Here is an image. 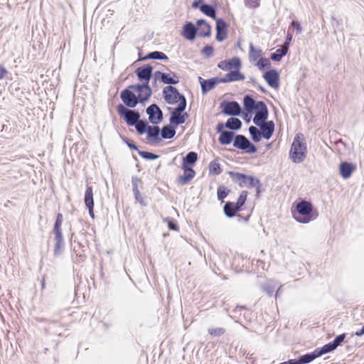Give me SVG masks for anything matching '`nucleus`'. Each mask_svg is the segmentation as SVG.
<instances>
[{"instance_id":"37","label":"nucleus","mask_w":364,"mask_h":364,"mask_svg":"<svg viewBox=\"0 0 364 364\" xmlns=\"http://www.w3.org/2000/svg\"><path fill=\"white\" fill-rule=\"evenodd\" d=\"M85 204L86 207L94 206L93 191L91 186H87L85 193Z\"/></svg>"},{"instance_id":"60","label":"nucleus","mask_w":364,"mask_h":364,"mask_svg":"<svg viewBox=\"0 0 364 364\" xmlns=\"http://www.w3.org/2000/svg\"><path fill=\"white\" fill-rule=\"evenodd\" d=\"M224 127H225V124L223 123H218L216 127V130L218 133L221 134L224 130Z\"/></svg>"},{"instance_id":"54","label":"nucleus","mask_w":364,"mask_h":364,"mask_svg":"<svg viewBox=\"0 0 364 364\" xmlns=\"http://www.w3.org/2000/svg\"><path fill=\"white\" fill-rule=\"evenodd\" d=\"M213 48L211 46L207 45L203 48L202 53L209 58L213 55Z\"/></svg>"},{"instance_id":"59","label":"nucleus","mask_w":364,"mask_h":364,"mask_svg":"<svg viewBox=\"0 0 364 364\" xmlns=\"http://www.w3.org/2000/svg\"><path fill=\"white\" fill-rule=\"evenodd\" d=\"M6 73V69L4 66H0V80L3 79Z\"/></svg>"},{"instance_id":"24","label":"nucleus","mask_w":364,"mask_h":364,"mask_svg":"<svg viewBox=\"0 0 364 364\" xmlns=\"http://www.w3.org/2000/svg\"><path fill=\"white\" fill-rule=\"evenodd\" d=\"M198 159V154L195 151L188 152L183 158L181 168H193Z\"/></svg>"},{"instance_id":"9","label":"nucleus","mask_w":364,"mask_h":364,"mask_svg":"<svg viewBox=\"0 0 364 364\" xmlns=\"http://www.w3.org/2000/svg\"><path fill=\"white\" fill-rule=\"evenodd\" d=\"M186 107V99L182 97L180 103L178 104L177 107L171 113L169 121L171 124L177 126L184 123L183 116H181V113L183 112Z\"/></svg>"},{"instance_id":"16","label":"nucleus","mask_w":364,"mask_h":364,"mask_svg":"<svg viewBox=\"0 0 364 364\" xmlns=\"http://www.w3.org/2000/svg\"><path fill=\"white\" fill-rule=\"evenodd\" d=\"M264 78L269 87L277 88L279 85V75L276 70H270L264 74Z\"/></svg>"},{"instance_id":"31","label":"nucleus","mask_w":364,"mask_h":364,"mask_svg":"<svg viewBox=\"0 0 364 364\" xmlns=\"http://www.w3.org/2000/svg\"><path fill=\"white\" fill-rule=\"evenodd\" d=\"M149 59L152 60H168V56L163 52L161 51H153L149 53L146 56L139 58L140 60H146Z\"/></svg>"},{"instance_id":"49","label":"nucleus","mask_w":364,"mask_h":364,"mask_svg":"<svg viewBox=\"0 0 364 364\" xmlns=\"http://www.w3.org/2000/svg\"><path fill=\"white\" fill-rule=\"evenodd\" d=\"M225 329L223 328H212L208 329V333L213 336H220L224 334Z\"/></svg>"},{"instance_id":"3","label":"nucleus","mask_w":364,"mask_h":364,"mask_svg":"<svg viewBox=\"0 0 364 364\" xmlns=\"http://www.w3.org/2000/svg\"><path fill=\"white\" fill-rule=\"evenodd\" d=\"M313 211L312 204L309 201L302 200L296 204L295 210H292V215L295 220L305 224L315 218Z\"/></svg>"},{"instance_id":"34","label":"nucleus","mask_w":364,"mask_h":364,"mask_svg":"<svg viewBox=\"0 0 364 364\" xmlns=\"http://www.w3.org/2000/svg\"><path fill=\"white\" fill-rule=\"evenodd\" d=\"M223 211L228 218H232L235 215L236 213L240 210L239 209H237V207L233 202L229 201L225 204Z\"/></svg>"},{"instance_id":"26","label":"nucleus","mask_w":364,"mask_h":364,"mask_svg":"<svg viewBox=\"0 0 364 364\" xmlns=\"http://www.w3.org/2000/svg\"><path fill=\"white\" fill-rule=\"evenodd\" d=\"M55 242L53 255L57 257L64 251L65 244L63 235H55Z\"/></svg>"},{"instance_id":"7","label":"nucleus","mask_w":364,"mask_h":364,"mask_svg":"<svg viewBox=\"0 0 364 364\" xmlns=\"http://www.w3.org/2000/svg\"><path fill=\"white\" fill-rule=\"evenodd\" d=\"M233 146L244 151L247 154H255L257 152L256 146L252 144L245 136L237 134L233 140Z\"/></svg>"},{"instance_id":"51","label":"nucleus","mask_w":364,"mask_h":364,"mask_svg":"<svg viewBox=\"0 0 364 364\" xmlns=\"http://www.w3.org/2000/svg\"><path fill=\"white\" fill-rule=\"evenodd\" d=\"M267 118L268 117H259L257 115H255V117L253 118V123L256 126L259 127L266 122V120L267 119Z\"/></svg>"},{"instance_id":"56","label":"nucleus","mask_w":364,"mask_h":364,"mask_svg":"<svg viewBox=\"0 0 364 364\" xmlns=\"http://www.w3.org/2000/svg\"><path fill=\"white\" fill-rule=\"evenodd\" d=\"M291 40H292V35L291 33H288L286 40H285V42H284V45L282 46V47L284 48H286V50H289V43L291 41Z\"/></svg>"},{"instance_id":"1","label":"nucleus","mask_w":364,"mask_h":364,"mask_svg":"<svg viewBox=\"0 0 364 364\" xmlns=\"http://www.w3.org/2000/svg\"><path fill=\"white\" fill-rule=\"evenodd\" d=\"M151 95L144 90L134 91L130 85L120 93V98L127 107L134 108L139 103L147 101Z\"/></svg>"},{"instance_id":"63","label":"nucleus","mask_w":364,"mask_h":364,"mask_svg":"<svg viewBox=\"0 0 364 364\" xmlns=\"http://www.w3.org/2000/svg\"><path fill=\"white\" fill-rule=\"evenodd\" d=\"M355 335L357 336H362L363 335H364V328L362 327L359 331H356L355 333Z\"/></svg>"},{"instance_id":"52","label":"nucleus","mask_w":364,"mask_h":364,"mask_svg":"<svg viewBox=\"0 0 364 364\" xmlns=\"http://www.w3.org/2000/svg\"><path fill=\"white\" fill-rule=\"evenodd\" d=\"M245 6L250 9H255L259 6V0H245Z\"/></svg>"},{"instance_id":"18","label":"nucleus","mask_w":364,"mask_h":364,"mask_svg":"<svg viewBox=\"0 0 364 364\" xmlns=\"http://www.w3.org/2000/svg\"><path fill=\"white\" fill-rule=\"evenodd\" d=\"M241 60L237 57H234L229 60H222L220 61L218 66L223 70H228L235 68L236 69H239L241 67Z\"/></svg>"},{"instance_id":"45","label":"nucleus","mask_w":364,"mask_h":364,"mask_svg":"<svg viewBox=\"0 0 364 364\" xmlns=\"http://www.w3.org/2000/svg\"><path fill=\"white\" fill-rule=\"evenodd\" d=\"M138 153L143 159L147 160H155L159 157V156L157 154L146 151L138 150Z\"/></svg>"},{"instance_id":"39","label":"nucleus","mask_w":364,"mask_h":364,"mask_svg":"<svg viewBox=\"0 0 364 364\" xmlns=\"http://www.w3.org/2000/svg\"><path fill=\"white\" fill-rule=\"evenodd\" d=\"M136 128V132L139 134H143L146 133L148 127H149L148 122L146 120L140 119L137 121V122L134 124Z\"/></svg>"},{"instance_id":"33","label":"nucleus","mask_w":364,"mask_h":364,"mask_svg":"<svg viewBox=\"0 0 364 364\" xmlns=\"http://www.w3.org/2000/svg\"><path fill=\"white\" fill-rule=\"evenodd\" d=\"M200 11L201 12H203L204 14H205L206 16L212 18H214V19H217L216 18V10L215 9L214 6H213L212 5L210 4H202L200 6Z\"/></svg>"},{"instance_id":"48","label":"nucleus","mask_w":364,"mask_h":364,"mask_svg":"<svg viewBox=\"0 0 364 364\" xmlns=\"http://www.w3.org/2000/svg\"><path fill=\"white\" fill-rule=\"evenodd\" d=\"M164 221L167 223L168 227L170 230L178 231V226L176 223V221L172 218H165Z\"/></svg>"},{"instance_id":"14","label":"nucleus","mask_w":364,"mask_h":364,"mask_svg":"<svg viewBox=\"0 0 364 364\" xmlns=\"http://www.w3.org/2000/svg\"><path fill=\"white\" fill-rule=\"evenodd\" d=\"M197 33V25L195 26L192 22L188 21L183 25L181 34L186 39L193 41L196 37Z\"/></svg>"},{"instance_id":"40","label":"nucleus","mask_w":364,"mask_h":364,"mask_svg":"<svg viewBox=\"0 0 364 364\" xmlns=\"http://www.w3.org/2000/svg\"><path fill=\"white\" fill-rule=\"evenodd\" d=\"M335 347L332 344L331 342L323 346L321 348H318L316 349V352L317 353L318 357L321 356L322 355L331 353L335 350Z\"/></svg>"},{"instance_id":"50","label":"nucleus","mask_w":364,"mask_h":364,"mask_svg":"<svg viewBox=\"0 0 364 364\" xmlns=\"http://www.w3.org/2000/svg\"><path fill=\"white\" fill-rule=\"evenodd\" d=\"M346 338V333H342L337 336L333 341H331L332 344L336 349L338 346H339L342 342H343Z\"/></svg>"},{"instance_id":"44","label":"nucleus","mask_w":364,"mask_h":364,"mask_svg":"<svg viewBox=\"0 0 364 364\" xmlns=\"http://www.w3.org/2000/svg\"><path fill=\"white\" fill-rule=\"evenodd\" d=\"M247 197V192L245 191H243L240 194L237 200L235 205L237 207V209H239V210H241L242 207L244 205Z\"/></svg>"},{"instance_id":"19","label":"nucleus","mask_w":364,"mask_h":364,"mask_svg":"<svg viewBox=\"0 0 364 364\" xmlns=\"http://www.w3.org/2000/svg\"><path fill=\"white\" fill-rule=\"evenodd\" d=\"M318 358L316 350L311 353L301 355L298 359H291L287 361V364H307Z\"/></svg>"},{"instance_id":"28","label":"nucleus","mask_w":364,"mask_h":364,"mask_svg":"<svg viewBox=\"0 0 364 364\" xmlns=\"http://www.w3.org/2000/svg\"><path fill=\"white\" fill-rule=\"evenodd\" d=\"M243 105L245 111L251 113L256 108L257 102L252 96L246 95L243 98Z\"/></svg>"},{"instance_id":"15","label":"nucleus","mask_w":364,"mask_h":364,"mask_svg":"<svg viewBox=\"0 0 364 364\" xmlns=\"http://www.w3.org/2000/svg\"><path fill=\"white\" fill-rule=\"evenodd\" d=\"M216 40L219 42L224 41L227 37L228 25L223 18L216 19Z\"/></svg>"},{"instance_id":"21","label":"nucleus","mask_w":364,"mask_h":364,"mask_svg":"<svg viewBox=\"0 0 364 364\" xmlns=\"http://www.w3.org/2000/svg\"><path fill=\"white\" fill-rule=\"evenodd\" d=\"M183 174L178 178V182L181 185H186L189 183L196 176V171L193 168H181Z\"/></svg>"},{"instance_id":"4","label":"nucleus","mask_w":364,"mask_h":364,"mask_svg":"<svg viewBox=\"0 0 364 364\" xmlns=\"http://www.w3.org/2000/svg\"><path fill=\"white\" fill-rule=\"evenodd\" d=\"M306 155V146L303 136L296 134L291 144L289 151V157L295 164H299L304 161Z\"/></svg>"},{"instance_id":"47","label":"nucleus","mask_w":364,"mask_h":364,"mask_svg":"<svg viewBox=\"0 0 364 364\" xmlns=\"http://www.w3.org/2000/svg\"><path fill=\"white\" fill-rule=\"evenodd\" d=\"M270 65L271 63L269 59L265 58H260L256 63V65L258 67L259 70H263L265 68H269Z\"/></svg>"},{"instance_id":"10","label":"nucleus","mask_w":364,"mask_h":364,"mask_svg":"<svg viewBox=\"0 0 364 364\" xmlns=\"http://www.w3.org/2000/svg\"><path fill=\"white\" fill-rule=\"evenodd\" d=\"M154 80L156 83L157 81H160L166 85H176L179 82V77L173 72L168 73H163L161 71H156L154 73Z\"/></svg>"},{"instance_id":"57","label":"nucleus","mask_w":364,"mask_h":364,"mask_svg":"<svg viewBox=\"0 0 364 364\" xmlns=\"http://www.w3.org/2000/svg\"><path fill=\"white\" fill-rule=\"evenodd\" d=\"M135 200L139 202L140 204L145 205L146 203H144V198L142 195L140 193V192H137L136 193H134Z\"/></svg>"},{"instance_id":"41","label":"nucleus","mask_w":364,"mask_h":364,"mask_svg":"<svg viewBox=\"0 0 364 364\" xmlns=\"http://www.w3.org/2000/svg\"><path fill=\"white\" fill-rule=\"evenodd\" d=\"M248 130L252 139L255 142H259L261 140L262 136L261 134L260 129L255 126H250Z\"/></svg>"},{"instance_id":"46","label":"nucleus","mask_w":364,"mask_h":364,"mask_svg":"<svg viewBox=\"0 0 364 364\" xmlns=\"http://www.w3.org/2000/svg\"><path fill=\"white\" fill-rule=\"evenodd\" d=\"M229 193V190L225 186H219L217 191L218 199L223 201Z\"/></svg>"},{"instance_id":"11","label":"nucleus","mask_w":364,"mask_h":364,"mask_svg":"<svg viewBox=\"0 0 364 364\" xmlns=\"http://www.w3.org/2000/svg\"><path fill=\"white\" fill-rule=\"evenodd\" d=\"M220 108L223 112L228 116H239L242 112L241 107L236 101L224 100L220 103Z\"/></svg>"},{"instance_id":"55","label":"nucleus","mask_w":364,"mask_h":364,"mask_svg":"<svg viewBox=\"0 0 364 364\" xmlns=\"http://www.w3.org/2000/svg\"><path fill=\"white\" fill-rule=\"evenodd\" d=\"M291 26L296 29L297 33H301L302 31V28L300 23L296 21H292L291 23Z\"/></svg>"},{"instance_id":"58","label":"nucleus","mask_w":364,"mask_h":364,"mask_svg":"<svg viewBox=\"0 0 364 364\" xmlns=\"http://www.w3.org/2000/svg\"><path fill=\"white\" fill-rule=\"evenodd\" d=\"M124 141L127 144V145L131 149H134V150H136V151L139 150L137 146L132 141H130L127 139H124Z\"/></svg>"},{"instance_id":"62","label":"nucleus","mask_w":364,"mask_h":364,"mask_svg":"<svg viewBox=\"0 0 364 364\" xmlns=\"http://www.w3.org/2000/svg\"><path fill=\"white\" fill-rule=\"evenodd\" d=\"M88 210H89V215H90V217L92 218H95V214H94V206H91V207H87Z\"/></svg>"},{"instance_id":"22","label":"nucleus","mask_w":364,"mask_h":364,"mask_svg":"<svg viewBox=\"0 0 364 364\" xmlns=\"http://www.w3.org/2000/svg\"><path fill=\"white\" fill-rule=\"evenodd\" d=\"M261 134L265 139H269L274 131V123L273 121H267L259 127Z\"/></svg>"},{"instance_id":"53","label":"nucleus","mask_w":364,"mask_h":364,"mask_svg":"<svg viewBox=\"0 0 364 364\" xmlns=\"http://www.w3.org/2000/svg\"><path fill=\"white\" fill-rule=\"evenodd\" d=\"M140 183H141V179L139 178H138L136 176L132 177V189H133L134 193H136L139 191V190L138 189V185Z\"/></svg>"},{"instance_id":"20","label":"nucleus","mask_w":364,"mask_h":364,"mask_svg":"<svg viewBox=\"0 0 364 364\" xmlns=\"http://www.w3.org/2000/svg\"><path fill=\"white\" fill-rule=\"evenodd\" d=\"M198 35L202 37H210L211 35V26L204 19H199L196 21Z\"/></svg>"},{"instance_id":"64","label":"nucleus","mask_w":364,"mask_h":364,"mask_svg":"<svg viewBox=\"0 0 364 364\" xmlns=\"http://www.w3.org/2000/svg\"><path fill=\"white\" fill-rule=\"evenodd\" d=\"M282 294V285H279L278 287L276 294H275V298L277 299L279 295Z\"/></svg>"},{"instance_id":"61","label":"nucleus","mask_w":364,"mask_h":364,"mask_svg":"<svg viewBox=\"0 0 364 364\" xmlns=\"http://www.w3.org/2000/svg\"><path fill=\"white\" fill-rule=\"evenodd\" d=\"M202 4H204L203 2V0H197V1H194L192 4V7L193 8H199L200 9V6Z\"/></svg>"},{"instance_id":"27","label":"nucleus","mask_w":364,"mask_h":364,"mask_svg":"<svg viewBox=\"0 0 364 364\" xmlns=\"http://www.w3.org/2000/svg\"><path fill=\"white\" fill-rule=\"evenodd\" d=\"M279 286V282L275 280H267L261 284V289L266 292L269 296L273 295L274 289Z\"/></svg>"},{"instance_id":"8","label":"nucleus","mask_w":364,"mask_h":364,"mask_svg":"<svg viewBox=\"0 0 364 364\" xmlns=\"http://www.w3.org/2000/svg\"><path fill=\"white\" fill-rule=\"evenodd\" d=\"M163 96L165 101L169 105L180 103L181 98H186L178 90L171 85H168L163 89Z\"/></svg>"},{"instance_id":"17","label":"nucleus","mask_w":364,"mask_h":364,"mask_svg":"<svg viewBox=\"0 0 364 364\" xmlns=\"http://www.w3.org/2000/svg\"><path fill=\"white\" fill-rule=\"evenodd\" d=\"M355 169L356 165L350 162L343 161L339 165V173L345 179L350 178Z\"/></svg>"},{"instance_id":"2","label":"nucleus","mask_w":364,"mask_h":364,"mask_svg":"<svg viewBox=\"0 0 364 364\" xmlns=\"http://www.w3.org/2000/svg\"><path fill=\"white\" fill-rule=\"evenodd\" d=\"M153 67L150 65H144L139 67L135 73L141 84L131 85L130 87L134 91H146L152 95V90L149 83L153 75Z\"/></svg>"},{"instance_id":"43","label":"nucleus","mask_w":364,"mask_h":364,"mask_svg":"<svg viewBox=\"0 0 364 364\" xmlns=\"http://www.w3.org/2000/svg\"><path fill=\"white\" fill-rule=\"evenodd\" d=\"M63 223V215L61 213H58L56 217V220L54 224L53 228V233L55 235H63L62 230H61V225Z\"/></svg>"},{"instance_id":"36","label":"nucleus","mask_w":364,"mask_h":364,"mask_svg":"<svg viewBox=\"0 0 364 364\" xmlns=\"http://www.w3.org/2000/svg\"><path fill=\"white\" fill-rule=\"evenodd\" d=\"M242 127V122L236 117H230L225 122V127L232 130H238Z\"/></svg>"},{"instance_id":"32","label":"nucleus","mask_w":364,"mask_h":364,"mask_svg":"<svg viewBox=\"0 0 364 364\" xmlns=\"http://www.w3.org/2000/svg\"><path fill=\"white\" fill-rule=\"evenodd\" d=\"M262 55V50L260 48L254 47L252 43H250L249 60L250 62L258 60Z\"/></svg>"},{"instance_id":"13","label":"nucleus","mask_w":364,"mask_h":364,"mask_svg":"<svg viewBox=\"0 0 364 364\" xmlns=\"http://www.w3.org/2000/svg\"><path fill=\"white\" fill-rule=\"evenodd\" d=\"M199 82L200 84L202 93L205 94L213 90L217 84L222 82V80L220 77H213L210 79L205 80L201 77H199Z\"/></svg>"},{"instance_id":"29","label":"nucleus","mask_w":364,"mask_h":364,"mask_svg":"<svg viewBox=\"0 0 364 364\" xmlns=\"http://www.w3.org/2000/svg\"><path fill=\"white\" fill-rule=\"evenodd\" d=\"M160 132L162 139H171L175 136L176 129L171 124H167L162 127Z\"/></svg>"},{"instance_id":"38","label":"nucleus","mask_w":364,"mask_h":364,"mask_svg":"<svg viewBox=\"0 0 364 364\" xmlns=\"http://www.w3.org/2000/svg\"><path fill=\"white\" fill-rule=\"evenodd\" d=\"M288 50L282 46L278 48L275 52L271 53L270 58L273 61L279 62L282 58L287 55Z\"/></svg>"},{"instance_id":"35","label":"nucleus","mask_w":364,"mask_h":364,"mask_svg":"<svg viewBox=\"0 0 364 364\" xmlns=\"http://www.w3.org/2000/svg\"><path fill=\"white\" fill-rule=\"evenodd\" d=\"M255 111V115L259 117H268L269 112L267 105L263 101H258Z\"/></svg>"},{"instance_id":"30","label":"nucleus","mask_w":364,"mask_h":364,"mask_svg":"<svg viewBox=\"0 0 364 364\" xmlns=\"http://www.w3.org/2000/svg\"><path fill=\"white\" fill-rule=\"evenodd\" d=\"M235 134L230 131H223L218 138L219 142L223 145L230 144L235 138Z\"/></svg>"},{"instance_id":"6","label":"nucleus","mask_w":364,"mask_h":364,"mask_svg":"<svg viewBox=\"0 0 364 364\" xmlns=\"http://www.w3.org/2000/svg\"><path fill=\"white\" fill-rule=\"evenodd\" d=\"M117 110L129 126H134L140 119V114L138 111L129 109L122 104H119L117 106Z\"/></svg>"},{"instance_id":"25","label":"nucleus","mask_w":364,"mask_h":364,"mask_svg":"<svg viewBox=\"0 0 364 364\" xmlns=\"http://www.w3.org/2000/svg\"><path fill=\"white\" fill-rule=\"evenodd\" d=\"M160 133L159 127L149 125L146 132L147 139L158 143L161 141Z\"/></svg>"},{"instance_id":"12","label":"nucleus","mask_w":364,"mask_h":364,"mask_svg":"<svg viewBox=\"0 0 364 364\" xmlns=\"http://www.w3.org/2000/svg\"><path fill=\"white\" fill-rule=\"evenodd\" d=\"M149 120L153 124L160 123L163 119V112L156 104L149 105L146 109Z\"/></svg>"},{"instance_id":"5","label":"nucleus","mask_w":364,"mask_h":364,"mask_svg":"<svg viewBox=\"0 0 364 364\" xmlns=\"http://www.w3.org/2000/svg\"><path fill=\"white\" fill-rule=\"evenodd\" d=\"M229 175L232 181L237 183L240 187L247 186L248 188H255L256 196L258 197L259 196L261 183L258 178L252 176H247L234 171H230Z\"/></svg>"},{"instance_id":"23","label":"nucleus","mask_w":364,"mask_h":364,"mask_svg":"<svg viewBox=\"0 0 364 364\" xmlns=\"http://www.w3.org/2000/svg\"><path fill=\"white\" fill-rule=\"evenodd\" d=\"M220 78L223 83H226L229 82L242 80L245 79V75L240 72L239 69H236L235 70L230 71L223 77Z\"/></svg>"},{"instance_id":"42","label":"nucleus","mask_w":364,"mask_h":364,"mask_svg":"<svg viewBox=\"0 0 364 364\" xmlns=\"http://www.w3.org/2000/svg\"><path fill=\"white\" fill-rule=\"evenodd\" d=\"M222 172V168L218 160L212 161L209 164V173L211 175H219Z\"/></svg>"}]
</instances>
